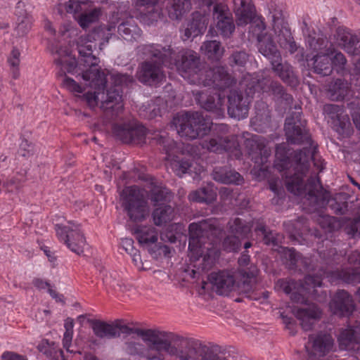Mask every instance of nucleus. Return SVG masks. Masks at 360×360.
I'll list each match as a JSON object with an SVG mask.
<instances>
[{"mask_svg": "<svg viewBox=\"0 0 360 360\" xmlns=\"http://www.w3.org/2000/svg\"><path fill=\"white\" fill-rule=\"evenodd\" d=\"M143 54L150 58L142 63L137 71L139 81L148 86H157L165 78L162 66L176 69L188 83L208 86L205 91H193L196 103L217 117L223 116L225 94L236 80L224 66L211 68L202 63L192 50H175L171 46L146 44L141 47Z\"/></svg>", "mask_w": 360, "mask_h": 360, "instance_id": "obj_1", "label": "nucleus"}, {"mask_svg": "<svg viewBox=\"0 0 360 360\" xmlns=\"http://www.w3.org/2000/svg\"><path fill=\"white\" fill-rule=\"evenodd\" d=\"M301 117L302 112H298L295 117H287L285 131L289 143L306 146L291 153L284 146H277L274 166L284 172L283 176L285 178L287 190L297 196L304 195V203L310 206L311 211H315L327 205L330 193L323 188L318 177H310L306 184L304 183L310 160L314 162L319 172L325 167L323 160L316 159L317 147L305 128V122L301 120Z\"/></svg>", "mask_w": 360, "mask_h": 360, "instance_id": "obj_2", "label": "nucleus"}, {"mask_svg": "<svg viewBox=\"0 0 360 360\" xmlns=\"http://www.w3.org/2000/svg\"><path fill=\"white\" fill-rule=\"evenodd\" d=\"M97 32L94 30L86 38L81 37L77 42L79 54L78 63L76 58L72 57L68 47L52 48L51 52L56 53L58 58L54 59L55 63L60 68L64 73L72 75L82 74L84 81L89 82L94 91H87L78 98L93 109L100 104L101 108H112L114 105L119 104L122 97V86L131 85L134 79L128 74L112 72L110 75L111 86H107V79L104 72L98 67L99 58L92 54V39L96 40Z\"/></svg>", "mask_w": 360, "mask_h": 360, "instance_id": "obj_3", "label": "nucleus"}, {"mask_svg": "<svg viewBox=\"0 0 360 360\" xmlns=\"http://www.w3.org/2000/svg\"><path fill=\"white\" fill-rule=\"evenodd\" d=\"M348 262L356 266L335 271H321L320 275H307L303 281L297 282L293 279H280L276 283V288L281 289L295 303L305 304L295 310L296 317L301 321L304 330H310L314 321L321 317V311L309 300L324 302L327 300V292L321 288L323 278H328L331 283L342 281L347 284L355 285L360 283V252H352L348 256Z\"/></svg>", "mask_w": 360, "mask_h": 360, "instance_id": "obj_4", "label": "nucleus"}, {"mask_svg": "<svg viewBox=\"0 0 360 360\" xmlns=\"http://www.w3.org/2000/svg\"><path fill=\"white\" fill-rule=\"evenodd\" d=\"M172 124L176 127L179 136L188 139H195L212 131L211 136L204 141L203 148L218 154L226 153L236 160H240L243 156L237 136L227 135L229 132V125L214 124L210 117L202 112L178 113L174 117Z\"/></svg>", "mask_w": 360, "mask_h": 360, "instance_id": "obj_5", "label": "nucleus"}, {"mask_svg": "<svg viewBox=\"0 0 360 360\" xmlns=\"http://www.w3.org/2000/svg\"><path fill=\"white\" fill-rule=\"evenodd\" d=\"M136 334L148 346L146 360H226L198 341L172 344L173 334L157 329H136Z\"/></svg>", "mask_w": 360, "mask_h": 360, "instance_id": "obj_6", "label": "nucleus"}, {"mask_svg": "<svg viewBox=\"0 0 360 360\" xmlns=\"http://www.w3.org/2000/svg\"><path fill=\"white\" fill-rule=\"evenodd\" d=\"M188 255L193 262V278L196 274L207 271L219 258V243L223 228L215 219L191 223L188 226Z\"/></svg>", "mask_w": 360, "mask_h": 360, "instance_id": "obj_7", "label": "nucleus"}, {"mask_svg": "<svg viewBox=\"0 0 360 360\" xmlns=\"http://www.w3.org/2000/svg\"><path fill=\"white\" fill-rule=\"evenodd\" d=\"M284 5H275L271 11V70L288 85L295 87L299 84L292 67L288 63L282 62L281 53L276 49V45L291 53L296 51V44L292 41L290 30L285 22L283 11Z\"/></svg>", "mask_w": 360, "mask_h": 360, "instance_id": "obj_8", "label": "nucleus"}, {"mask_svg": "<svg viewBox=\"0 0 360 360\" xmlns=\"http://www.w3.org/2000/svg\"><path fill=\"white\" fill-rule=\"evenodd\" d=\"M241 88L245 87V96L240 91H230L228 95V113L233 118L241 120L247 117L249 104L252 98L260 89V84L256 78L251 75L244 77L240 84Z\"/></svg>", "mask_w": 360, "mask_h": 360, "instance_id": "obj_9", "label": "nucleus"}, {"mask_svg": "<svg viewBox=\"0 0 360 360\" xmlns=\"http://www.w3.org/2000/svg\"><path fill=\"white\" fill-rule=\"evenodd\" d=\"M238 25L250 24V32L258 41L259 50L266 57L270 56V37L264 34L265 24L264 18L257 15L253 6L246 5L243 1L241 6L236 12Z\"/></svg>", "mask_w": 360, "mask_h": 360, "instance_id": "obj_10", "label": "nucleus"}, {"mask_svg": "<svg viewBox=\"0 0 360 360\" xmlns=\"http://www.w3.org/2000/svg\"><path fill=\"white\" fill-rule=\"evenodd\" d=\"M244 145L247 155L254 162L251 173L259 181L266 179L270 187V151L265 148L263 139L254 135L247 138Z\"/></svg>", "mask_w": 360, "mask_h": 360, "instance_id": "obj_11", "label": "nucleus"}, {"mask_svg": "<svg viewBox=\"0 0 360 360\" xmlns=\"http://www.w3.org/2000/svg\"><path fill=\"white\" fill-rule=\"evenodd\" d=\"M121 206L130 221H142L148 215V201L137 186L125 187L120 195Z\"/></svg>", "mask_w": 360, "mask_h": 360, "instance_id": "obj_12", "label": "nucleus"}, {"mask_svg": "<svg viewBox=\"0 0 360 360\" xmlns=\"http://www.w3.org/2000/svg\"><path fill=\"white\" fill-rule=\"evenodd\" d=\"M307 44L310 49L316 52L311 60L314 72L322 76H328L333 71L331 56L333 54V48L329 45V41L326 37L309 35Z\"/></svg>", "mask_w": 360, "mask_h": 360, "instance_id": "obj_13", "label": "nucleus"}, {"mask_svg": "<svg viewBox=\"0 0 360 360\" xmlns=\"http://www.w3.org/2000/svg\"><path fill=\"white\" fill-rule=\"evenodd\" d=\"M160 144L162 145L167 158L171 160L172 169L177 176L181 177L186 173L194 174L193 179H196L204 172V167L192 161L190 158H180L177 156L172 158L173 149L176 146V142L174 140L161 136Z\"/></svg>", "mask_w": 360, "mask_h": 360, "instance_id": "obj_14", "label": "nucleus"}, {"mask_svg": "<svg viewBox=\"0 0 360 360\" xmlns=\"http://www.w3.org/2000/svg\"><path fill=\"white\" fill-rule=\"evenodd\" d=\"M55 231L58 239L70 250L77 255H81L84 252L86 238L79 224L69 221L67 225L56 224Z\"/></svg>", "mask_w": 360, "mask_h": 360, "instance_id": "obj_15", "label": "nucleus"}, {"mask_svg": "<svg viewBox=\"0 0 360 360\" xmlns=\"http://www.w3.org/2000/svg\"><path fill=\"white\" fill-rule=\"evenodd\" d=\"M333 342V337L326 332L321 331L309 335L304 345L305 353L302 360H320L321 357L332 350Z\"/></svg>", "mask_w": 360, "mask_h": 360, "instance_id": "obj_16", "label": "nucleus"}, {"mask_svg": "<svg viewBox=\"0 0 360 360\" xmlns=\"http://www.w3.org/2000/svg\"><path fill=\"white\" fill-rule=\"evenodd\" d=\"M112 131L124 143L138 145L146 142V127L134 121L115 123L112 125Z\"/></svg>", "mask_w": 360, "mask_h": 360, "instance_id": "obj_17", "label": "nucleus"}, {"mask_svg": "<svg viewBox=\"0 0 360 360\" xmlns=\"http://www.w3.org/2000/svg\"><path fill=\"white\" fill-rule=\"evenodd\" d=\"M90 0H68L65 4L67 13L74 15V18L78 24L86 29L89 26L96 22L100 16L99 9L94 8L89 12H85Z\"/></svg>", "mask_w": 360, "mask_h": 360, "instance_id": "obj_18", "label": "nucleus"}, {"mask_svg": "<svg viewBox=\"0 0 360 360\" xmlns=\"http://www.w3.org/2000/svg\"><path fill=\"white\" fill-rule=\"evenodd\" d=\"M355 304L352 295L345 290H338L329 302L330 311L340 317H349L355 310Z\"/></svg>", "mask_w": 360, "mask_h": 360, "instance_id": "obj_19", "label": "nucleus"}, {"mask_svg": "<svg viewBox=\"0 0 360 360\" xmlns=\"http://www.w3.org/2000/svg\"><path fill=\"white\" fill-rule=\"evenodd\" d=\"M213 18L217 20V27L223 37H230L235 30V25L226 5L217 4L214 6Z\"/></svg>", "mask_w": 360, "mask_h": 360, "instance_id": "obj_20", "label": "nucleus"}, {"mask_svg": "<svg viewBox=\"0 0 360 360\" xmlns=\"http://www.w3.org/2000/svg\"><path fill=\"white\" fill-rule=\"evenodd\" d=\"M31 8V5L27 4L23 1H20L16 4L15 10V15L17 18L15 31L20 37L27 34L32 28L34 19L30 14Z\"/></svg>", "mask_w": 360, "mask_h": 360, "instance_id": "obj_21", "label": "nucleus"}, {"mask_svg": "<svg viewBox=\"0 0 360 360\" xmlns=\"http://www.w3.org/2000/svg\"><path fill=\"white\" fill-rule=\"evenodd\" d=\"M209 19L207 15L195 12L192 14V18L187 22L181 32L183 33L182 39L188 40L200 35L206 30Z\"/></svg>", "mask_w": 360, "mask_h": 360, "instance_id": "obj_22", "label": "nucleus"}, {"mask_svg": "<svg viewBox=\"0 0 360 360\" xmlns=\"http://www.w3.org/2000/svg\"><path fill=\"white\" fill-rule=\"evenodd\" d=\"M91 328L94 333L100 338H112L120 335V332L130 334L132 329L125 325L108 323L100 320L91 321Z\"/></svg>", "mask_w": 360, "mask_h": 360, "instance_id": "obj_23", "label": "nucleus"}, {"mask_svg": "<svg viewBox=\"0 0 360 360\" xmlns=\"http://www.w3.org/2000/svg\"><path fill=\"white\" fill-rule=\"evenodd\" d=\"M208 280L217 288V292L220 295L233 290L236 282L234 275L226 270L211 273L208 276Z\"/></svg>", "mask_w": 360, "mask_h": 360, "instance_id": "obj_24", "label": "nucleus"}, {"mask_svg": "<svg viewBox=\"0 0 360 360\" xmlns=\"http://www.w3.org/2000/svg\"><path fill=\"white\" fill-rule=\"evenodd\" d=\"M198 4L199 6L210 7L215 0H193ZM191 0H168L167 9L169 17L172 20L179 19L184 13L189 10Z\"/></svg>", "mask_w": 360, "mask_h": 360, "instance_id": "obj_25", "label": "nucleus"}, {"mask_svg": "<svg viewBox=\"0 0 360 360\" xmlns=\"http://www.w3.org/2000/svg\"><path fill=\"white\" fill-rule=\"evenodd\" d=\"M274 245V239L271 236V258L280 259L288 269H296L301 255L293 248L281 247L278 250H275L272 248Z\"/></svg>", "mask_w": 360, "mask_h": 360, "instance_id": "obj_26", "label": "nucleus"}, {"mask_svg": "<svg viewBox=\"0 0 360 360\" xmlns=\"http://www.w3.org/2000/svg\"><path fill=\"white\" fill-rule=\"evenodd\" d=\"M337 40L339 46L349 55L360 54V38L356 34L339 28L337 31Z\"/></svg>", "mask_w": 360, "mask_h": 360, "instance_id": "obj_27", "label": "nucleus"}, {"mask_svg": "<svg viewBox=\"0 0 360 360\" xmlns=\"http://www.w3.org/2000/svg\"><path fill=\"white\" fill-rule=\"evenodd\" d=\"M131 231L138 242L142 245H150L158 241V231L152 225H135Z\"/></svg>", "mask_w": 360, "mask_h": 360, "instance_id": "obj_28", "label": "nucleus"}, {"mask_svg": "<svg viewBox=\"0 0 360 360\" xmlns=\"http://www.w3.org/2000/svg\"><path fill=\"white\" fill-rule=\"evenodd\" d=\"M212 176L216 181L226 184L239 185L243 181V176L238 172L226 166L214 167Z\"/></svg>", "mask_w": 360, "mask_h": 360, "instance_id": "obj_29", "label": "nucleus"}, {"mask_svg": "<svg viewBox=\"0 0 360 360\" xmlns=\"http://www.w3.org/2000/svg\"><path fill=\"white\" fill-rule=\"evenodd\" d=\"M150 184V199L154 206L167 205L170 202L172 193L169 189L162 184H158L154 179H151Z\"/></svg>", "mask_w": 360, "mask_h": 360, "instance_id": "obj_30", "label": "nucleus"}, {"mask_svg": "<svg viewBox=\"0 0 360 360\" xmlns=\"http://www.w3.org/2000/svg\"><path fill=\"white\" fill-rule=\"evenodd\" d=\"M217 197L216 188L213 185L208 184L207 186L191 192L188 195V200L191 202L210 205L215 202Z\"/></svg>", "mask_w": 360, "mask_h": 360, "instance_id": "obj_31", "label": "nucleus"}, {"mask_svg": "<svg viewBox=\"0 0 360 360\" xmlns=\"http://www.w3.org/2000/svg\"><path fill=\"white\" fill-rule=\"evenodd\" d=\"M323 112L330 118L339 124L337 131L344 132L347 126L349 125V121L347 115H344V110L342 107L335 104H326L323 107Z\"/></svg>", "mask_w": 360, "mask_h": 360, "instance_id": "obj_32", "label": "nucleus"}, {"mask_svg": "<svg viewBox=\"0 0 360 360\" xmlns=\"http://www.w3.org/2000/svg\"><path fill=\"white\" fill-rule=\"evenodd\" d=\"M254 224L236 217L228 222V230L233 236L240 239L248 238Z\"/></svg>", "mask_w": 360, "mask_h": 360, "instance_id": "obj_33", "label": "nucleus"}, {"mask_svg": "<svg viewBox=\"0 0 360 360\" xmlns=\"http://www.w3.org/2000/svg\"><path fill=\"white\" fill-rule=\"evenodd\" d=\"M117 32L127 41L136 40L141 37L142 32L133 18H129L120 24Z\"/></svg>", "mask_w": 360, "mask_h": 360, "instance_id": "obj_34", "label": "nucleus"}, {"mask_svg": "<svg viewBox=\"0 0 360 360\" xmlns=\"http://www.w3.org/2000/svg\"><path fill=\"white\" fill-rule=\"evenodd\" d=\"M360 339V327L355 329L349 327L341 331L338 342L342 349H348L354 343H357Z\"/></svg>", "mask_w": 360, "mask_h": 360, "instance_id": "obj_35", "label": "nucleus"}, {"mask_svg": "<svg viewBox=\"0 0 360 360\" xmlns=\"http://www.w3.org/2000/svg\"><path fill=\"white\" fill-rule=\"evenodd\" d=\"M329 92L332 100H344L349 96L350 88L347 82L337 79L329 87Z\"/></svg>", "mask_w": 360, "mask_h": 360, "instance_id": "obj_36", "label": "nucleus"}, {"mask_svg": "<svg viewBox=\"0 0 360 360\" xmlns=\"http://www.w3.org/2000/svg\"><path fill=\"white\" fill-rule=\"evenodd\" d=\"M174 213V209L171 205H159V207L154 210L153 218L157 226L162 225L165 223L172 220Z\"/></svg>", "mask_w": 360, "mask_h": 360, "instance_id": "obj_37", "label": "nucleus"}, {"mask_svg": "<svg viewBox=\"0 0 360 360\" xmlns=\"http://www.w3.org/2000/svg\"><path fill=\"white\" fill-rule=\"evenodd\" d=\"M201 49L208 58L213 60H218L222 56L224 49L219 41L216 40L207 41L203 43Z\"/></svg>", "mask_w": 360, "mask_h": 360, "instance_id": "obj_38", "label": "nucleus"}, {"mask_svg": "<svg viewBox=\"0 0 360 360\" xmlns=\"http://www.w3.org/2000/svg\"><path fill=\"white\" fill-rule=\"evenodd\" d=\"M221 201L226 205L237 206L240 196L238 188L222 187L219 191Z\"/></svg>", "mask_w": 360, "mask_h": 360, "instance_id": "obj_39", "label": "nucleus"}, {"mask_svg": "<svg viewBox=\"0 0 360 360\" xmlns=\"http://www.w3.org/2000/svg\"><path fill=\"white\" fill-rule=\"evenodd\" d=\"M284 226L285 230L293 237L301 236L308 228L307 221L304 217H299L295 221L285 222Z\"/></svg>", "mask_w": 360, "mask_h": 360, "instance_id": "obj_40", "label": "nucleus"}, {"mask_svg": "<svg viewBox=\"0 0 360 360\" xmlns=\"http://www.w3.org/2000/svg\"><path fill=\"white\" fill-rule=\"evenodd\" d=\"M50 360H68L62 349L55 343L47 342V347L40 349Z\"/></svg>", "mask_w": 360, "mask_h": 360, "instance_id": "obj_41", "label": "nucleus"}, {"mask_svg": "<svg viewBox=\"0 0 360 360\" xmlns=\"http://www.w3.org/2000/svg\"><path fill=\"white\" fill-rule=\"evenodd\" d=\"M20 52L17 48H13L8 57L7 62L10 66L12 77L16 79L20 76L19 65H20Z\"/></svg>", "mask_w": 360, "mask_h": 360, "instance_id": "obj_42", "label": "nucleus"}, {"mask_svg": "<svg viewBox=\"0 0 360 360\" xmlns=\"http://www.w3.org/2000/svg\"><path fill=\"white\" fill-rule=\"evenodd\" d=\"M255 224L256 226L254 231L256 235L257 240L269 245L270 244V233L266 231L263 219L257 220Z\"/></svg>", "mask_w": 360, "mask_h": 360, "instance_id": "obj_43", "label": "nucleus"}, {"mask_svg": "<svg viewBox=\"0 0 360 360\" xmlns=\"http://www.w3.org/2000/svg\"><path fill=\"white\" fill-rule=\"evenodd\" d=\"M241 247V239L231 235L224 238L222 241V248L226 252H237Z\"/></svg>", "mask_w": 360, "mask_h": 360, "instance_id": "obj_44", "label": "nucleus"}, {"mask_svg": "<svg viewBox=\"0 0 360 360\" xmlns=\"http://www.w3.org/2000/svg\"><path fill=\"white\" fill-rule=\"evenodd\" d=\"M353 77L351 79L350 88L354 86V89L358 91L357 97H360V58L354 65Z\"/></svg>", "mask_w": 360, "mask_h": 360, "instance_id": "obj_45", "label": "nucleus"}, {"mask_svg": "<svg viewBox=\"0 0 360 360\" xmlns=\"http://www.w3.org/2000/svg\"><path fill=\"white\" fill-rule=\"evenodd\" d=\"M63 84L71 92L80 94L84 91L82 86L70 77L65 76L63 79Z\"/></svg>", "mask_w": 360, "mask_h": 360, "instance_id": "obj_46", "label": "nucleus"}, {"mask_svg": "<svg viewBox=\"0 0 360 360\" xmlns=\"http://www.w3.org/2000/svg\"><path fill=\"white\" fill-rule=\"evenodd\" d=\"M336 220L333 217L328 215L321 216L319 219L320 226L328 232L333 231L335 228Z\"/></svg>", "mask_w": 360, "mask_h": 360, "instance_id": "obj_47", "label": "nucleus"}, {"mask_svg": "<svg viewBox=\"0 0 360 360\" xmlns=\"http://www.w3.org/2000/svg\"><path fill=\"white\" fill-rule=\"evenodd\" d=\"M248 56L245 51H236L231 56V62L235 65L243 66L248 60Z\"/></svg>", "mask_w": 360, "mask_h": 360, "instance_id": "obj_48", "label": "nucleus"}, {"mask_svg": "<svg viewBox=\"0 0 360 360\" xmlns=\"http://www.w3.org/2000/svg\"><path fill=\"white\" fill-rule=\"evenodd\" d=\"M238 276L240 277L243 283L245 284H248L250 283V280L256 276L257 271L255 269L253 270L247 271L244 269H239L238 272Z\"/></svg>", "mask_w": 360, "mask_h": 360, "instance_id": "obj_49", "label": "nucleus"}, {"mask_svg": "<svg viewBox=\"0 0 360 360\" xmlns=\"http://www.w3.org/2000/svg\"><path fill=\"white\" fill-rule=\"evenodd\" d=\"M122 248L125 250L126 252L130 255L136 256L138 250L134 247V240L131 238H123L121 241Z\"/></svg>", "mask_w": 360, "mask_h": 360, "instance_id": "obj_50", "label": "nucleus"}, {"mask_svg": "<svg viewBox=\"0 0 360 360\" xmlns=\"http://www.w3.org/2000/svg\"><path fill=\"white\" fill-rule=\"evenodd\" d=\"M333 51H334V53L331 56L332 66L334 65H338L340 68L344 67V65L346 64V62H347L345 56L341 52L335 53L334 49H333Z\"/></svg>", "mask_w": 360, "mask_h": 360, "instance_id": "obj_51", "label": "nucleus"}, {"mask_svg": "<svg viewBox=\"0 0 360 360\" xmlns=\"http://www.w3.org/2000/svg\"><path fill=\"white\" fill-rule=\"evenodd\" d=\"M2 360H27L24 355L19 354L14 352L6 351L1 354Z\"/></svg>", "mask_w": 360, "mask_h": 360, "instance_id": "obj_52", "label": "nucleus"}, {"mask_svg": "<svg viewBox=\"0 0 360 360\" xmlns=\"http://www.w3.org/2000/svg\"><path fill=\"white\" fill-rule=\"evenodd\" d=\"M116 273H110L109 275L106 274L103 278V283L112 288H115L116 286H119V281L116 279Z\"/></svg>", "mask_w": 360, "mask_h": 360, "instance_id": "obj_53", "label": "nucleus"}, {"mask_svg": "<svg viewBox=\"0 0 360 360\" xmlns=\"http://www.w3.org/2000/svg\"><path fill=\"white\" fill-rule=\"evenodd\" d=\"M73 336V332L65 331L63 338V345L66 349L67 352L74 353V350L70 349L72 340Z\"/></svg>", "mask_w": 360, "mask_h": 360, "instance_id": "obj_54", "label": "nucleus"}, {"mask_svg": "<svg viewBox=\"0 0 360 360\" xmlns=\"http://www.w3.org/2000/svg\"><path fill=\"white\" fill-rule=\"evenodd\" d=\"M160 100L157 99L155 102H152V103L148 104V110L149 114L148 115V119H153L157 116H161V109L160 107L155 106V103L158 102Z\"/></svg>", "mask_w": 360, "mask_h": 360, "instance_id": "obj_55", "label": "nucleus"}, {"mask_svg": "<svg viewBox=\"0 0 360 360\" xmlns=\"http://www.w3.org/2000/svg\"><path fill=\"white\" fill-rule=\"evenodd\" d=\"M33 146L27 140L22 139L20 145V153L22 156L29 155L32 151Z\"/></svg>", "mask_w": 360, "mask_h": 360, "instance_id": "obj_56", "label": "nucleus"}, {"mask_svg": "<svg viewBox=\"0 0 360 360\" xmlns=\"http://www.w3.org/2000/svg\"><path fill=\"white\" fill-rule=\"evenodd\" d=\"M32 284L35 288L39 290L48 289L50 285V283L48 281H44L41 278H36L32 281Z\"/></svg>", "mask_w": 360, "mask_h": 360, "instance_id": "obj_57", "label": "nucleus"}, {"mask_svg": "<svg viewBox=\"0 0 360 360\" xmlns=\"http://www.w3.org/2000/svg\"><path fill=\"white\" fill-rule=\"evenodd\" d=\"M250 257L247 252H243L238 259V264L240 267L246 266L250 262Z\"/></svg>", "mask_w": 360, "mask_h": 360, "instance_id": "obj_58", "label": "nucleus"}, {"mask_svg": "<svg viewBox=\"0 0 360 360\" xmlns=\"http://www.w3.org/2000/svg\"><path fill=\"white\" fill-rule=\"evenodd\" d=\"M138 6H154L159 0H135Z\"/></svg>", "mask_w": 360, "mask_h": 360, "instance_id": "obj_59", "label": "nucleus"}, {"mask_svg": "<svg viewBox=\"0 0 360 360\" xmlns=\"http://www.w3.org/2000/svg\"><path fill=\"white\" fill-rule=\"evenodd\" d=\"M48 292L52 297V298L55 299L56 301H62L63 295L58 294L56 290L52 289L51 285L48 288Z\"/></svg>", "mask_w": 360, "mask_h": 360, "instance_id": "obj_60", "label": "nucleus"}, {"mask_svg": "<svg viewBox=\"0 0 360 360\" xmlns=\"http://www.w3.org/2000/svg\"><path fill=\"white\" fill-rule=\"evenodd\" d=\"M160 254H162L165 257H169L171 254V248L169 246L163 245L159 248Z\"/></svg>", "mask_w": 360, "mask_h": 360, "instance_id": "obj_61", "label": "nucleus"}, {"mask_svg": "<svg viewBox=\"0 0 360 360\" xmlns=\"http://www.w3.org/2000/svg\"><path fill=\"white\" fill-rule=\"evenodd\" d=\"M160 237L162 240H165L167 238V240L172 243H175L176 240V237L172 232H169L166 234H161Z\"/></svg>", "mask_w": 360, "mask_h": 360, "instance_id": "obj_62", "label": "nucleus"}, {"mask_svg": "<svg viewBox=\"0 0 360 360\" xmlns=\"http://www.w3.org/2000/svg\"><path fill=\"white\" fill-rule=\"evenodd\" d=\"M44 29L46 31L49 32L51 35H55L56 30L52 27L51 22L50 21H49V20L45 21Z\"/></svg>", "mask_w": 360, "mask_h": 360, "instance_id": "obj_63", "label": "nucleus"}, {"mask_svg": "<svg viewBox=\"0 0 360 360\" xmlns=\"http://www.w3.org/2000/svg\"><path fill=\"white\" fill-rule=\"evenodd\" d=\"M64 327L65 328V331L67 332H73L74 323L72 319H67L65 322Z\"/></svg>", "mask_w": 360, "mask_h": 360, "instance_id": "obj_64", "label": "nucleus"}]
</instances>
